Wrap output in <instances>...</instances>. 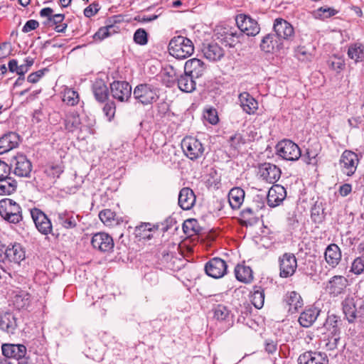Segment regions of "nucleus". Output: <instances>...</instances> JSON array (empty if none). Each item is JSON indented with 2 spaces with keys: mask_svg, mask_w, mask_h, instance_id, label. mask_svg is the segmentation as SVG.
Instances as JSON below:
<instances>
[{
  "mask_svg": "<svg viewBox=\"0 0 364 364\" xmlns=\"http://www.w3.org/2000/svg\"><path fill=\"white\" fill-rule=\"evenodd\" d=\"M326 353L317 351H306L299 356L298 364H328Z\"/></svg>",
  "mask_w": 364,
  "mask_h": 364,
  "instance_id": "20",
  "label": "nucleus"
},
{
  "mask_svg": "<svg viewBox=\"0 0 364 364\" xmlns=\"http://www.w3.org/2000/svg\"><path fill=\"white\" fill-rule=\"evenodd\" d=\"M359 159L358 155L349 150L343 152L339 160V164L342 172L348 176L354 174L357 169Z\"/></svg>",
  "mask_w": 364,
  "mask_h": 364,
  "instance_id": "9",
  "label": "nucleus"
},
{
  "mask_svg": "<svg viewBox=\"0 0 364 364\" xmlns=\"http://www.w3.org/2000/svg\"><path fill=\"white\" fill-rule=\"evenodd\" d=\"M99 5L98 4H90L84 10V14L86 17H91L94 16L99 11Z\"/></svg>",
  "mask_w": 364,
  "mask_h": 364,
  "instance_id": "62",
  "label": "nucleus"
},
{
  "mask_svg": "<svg viewBox=\"0 0 364 364\" xmlns=\"http://www.w3.org/2000/svg\"><path fill=\"white\" fill-rule=\"evenodd\" d=\"M112 97L119 102H127L132 95V86L126 81H114L110 84Z\"/></svg>",
  "mask_w": 364,
  "mask_h": 364,
  "instance_id": "11",
  "label": "nucleus"
},
{
  "mask_svg": "<svg viewBox=\"0 0 364 364\" xmlns=\"http://www.w3.org/2000/svg\"><path fill=\"white\" fill-rule=\"evenodd\" d=\"M319 146L316 145L314 148H308L304 155V161L308 164L315 165L317 163V156L319 153Z\"/></svg>",
  "mask_w": 364,
  "mask_h": 364,
  "instance_id": "51",
  "label": "nucleus"
},
{
  "mask_svg": "<svg viewBox=\"0 0 364 364\" xmlns=\"http://www.w3.org/2000/svg\"><path fill=\"white\" fill-rule=\"evenodd\" d=\"M213 311L214 318L218 321H228L230 318V311L223 304H218Z\"/></svg>",
  "mask_w": 364,
  "mask_h": 364,
  "instance_id": "45",
  "label": "nucleus"
},
{
  "mask_svg": "<svg viewBox=\"0 0 364 364\" xmlns=\"http://www.w3.org/2000/svg\"><path fill=\"white\" fill-rule=\"evenodd\" d=\"M17 328L16 318L9 311L0 314V328L7 333L14 334Z\"/></svg>",
  "mask_w": 364,
  "mask_h": 364,
  "instance_id": "28",
  "label": "nucleus"
},
{
  "mask_svg": "<svg viewBox=\"0 0 364 364\" xmlns=\"http://www.w3.org/2000/svg\"><path fill=\"white\" fill-rule=\"evenodd\" d=\"M348 284V280L343 276H334L327 283L326 290L328 294L336 296L342 294Z\"/></svg>",
  "mask_w": 364,
  "mask_h": 364,
  "instance_id": "22",
  "label": "nucleus"
},
{
  "mask_svg": "<svg viewBox=\"0 0 364 364\" xmlns=\"http://www.w3.org/2000/svg\"><path fill=\"white\" fill-rule=\"evenodd\" d=\"M195 77L184 72L179 75L176 81L178 88L184 92H192L196 90V83Z\"/></svg>",
  "mask_w": 364,
  "mask_h": 364,
  "instance_id": "32",
  "label": "nucleus"
},
{
  "mask_svg": "<svg viewBox=\"0 0 364 364\" xmlns=\"http://www.w3.org/2000/svg\"><path fill=\"white\" fill-rule=\"evenodd\" d=\"M31 215L38 230L43 234L48 235L52 231V224L47 215L40 209L31 210Z\"/></svg>",
  "mask_w": 364,
  "mask_h": 364,
  "instance_id": "14",
  "label": "nucleus"
},
{
  "mask_svg": "<svg viewBox=\"0 0 364 364\" xmlns=\"http://www.w3.org/2000/svg\"><path fill=\"white\" fill-rule=\"evenodd\" d=\"M280 277L287 278L292 276L297 267L296 259L292 253H284L279 259Z\"/></svg>",
  "mask_w": 364,
  "mask_h": 364,
  "instance_id": "13",
  "label": "nucleus"
},
{
  "mask_svg": "<svg viewBox=\"0 0 364 364\" xmlns=\"http://www.w3.org/2000/svg\"><path fill=\"white\" fill-rule=\"evenodd\" d=\"M274 31L277 38L281 42L284 41H291L294 37V30L293 26L286 20L277 18L273 26Z\"/></svg>",
  "mask_w": 364,
  "mask_h": 364,
  "instance_id": "12",
  "label": "nucleus"
},
{
  "mask_svg": "<svg viewBox=\"0 0 364 364\" xmlns=\"http://www.w3.org/2000/svg\"><path fill=\"white\" fill-rule=\"evenodd\" d=\"M169 53L178 59H185L194 52L193 42L188 38L178 36L172 38L168 46Z\"/></svg>",
  "mask_w": 364,
  "mask_h": 364,
  "instance_id": "2",
  "label": "nucleus"
},
{
  "mask_svg": "<svg viewBox=\"0 0 364 364\" xmlns=\"http://www.w3.org/2000/svg\"><path fill=\"white\" fill-rule=\"evenodd\" d=\"M295 55L299 60H310L312 58V53L304 46L297 47Z\"/></svg>",
  "mask_w": 364,
  "mask_h": 364,
  "instance_id": "56",
  "label": "nucleus"
},
{
  "mask_svg": "<svg viewBox=\"0 0 364 364\" xmlns=\"http://www.w3.org/2000/svg\"><path fill=\"white\" fill-rule=\"evenodd\" d=\"M239 102L242 110L248 114H253L258 108L257 100L247 92H242L238 97Z\"/></svg>",
  "mask_w": 364,
  "mask_h": 364,
  "instance_id": "25",
  "label": "nucleus"
},
{
  "mask_svg": "<svg viewBox=\"0 0 364 364\" xmlns=\"http://www.w3.org/2000/svg\"><path fill=\"white\" fill-rule=\"evenodd\" d=\"M281 170L276 165L264 163L259 166V174L262 180L269 183H276L281 176Z\"/></svg>",
  "mask_w": 364,
  "mask_h": 364,
  "instance_id": "17",
  "label": "nucleus"
},
{
  "mask_svg": "<svg viewBox=\"0 0 364 364\" xmlns=\"http://www.w3.org/2000/svg\"><path fill=\"white\" fill-rule=\"evenodd\" d=\"M286 189L281 185L272 186L267 194V203L270 207L278 206L286 198Z\"/></svg>",
  "mask_w": 364,
  "mask_h": 364,
  "instance_id": "21",
  "label": "nucleus"
},
{
  "mask_svg": "<svg viewBox=\"0 0 364 364\" xmlns=\"http://www.w3.org/2000/svg\"><path fill=\"white\" fill-rule=\"evenodd\" d=\"M284 301L289 307V312L291 314L297 312L304 304L301 296L295 291L287 292L284 297Z\"/></svg>",
  "mask_w": 364,
  "mask_h": 364,
  "instance_id": "26",
  "label": "nucleus"
},
{
  "mask_svg": "<svg viewBox=\"0 0 364 364\" xmlns=\"http://www.w3.org/2000/svg\"><path fill=\"white\" fill-rule=\"evenodd\" d=\"M205 273L215 279H220L227 274L226 262L220 257L210 259L205 265Z\"/></svg>",
  "mask_w": 364,
  "mask_h": 364,
  "instance_id": "10",
  "label": "nucleus"
},
{
  "mask_svg": "<svg viewBox=\"0 0 364 364\" xmlns=\"http://www.w3.org/2000/svg\"><path fill=\"white\" fill-rule=\"evenodd\" d=\"M204 57L210 61H218L223 58L224 50L217 43H209L203 48Z\"/></svg>",
  "mask_w": 364,
  "mask_h": 364,
  "instance_id": "30",
  "label": "nucleus"
},
{
  "mask_svg": "<svg viewBox=\"0 0 364 364\" xmlns=\"http://www.w3.org/2000/svg\"><path fill=\"white\" fill-rule=\"evenodd\" d=\"M0 215L6 221L14 224L18 223L23 219L21 208L10 198L0 200Z\"/></svg>",
  "mask_w": 364,
  "mask_h": 364,
  "instance_id": "3",
  "label": "nucleus"
},
{
  "mask_svg": "<svg viewBox=\"0 0 364 364\" xmlns=\"http://www.w3.org/2000/svg\"><path fill=\"white\" fill-rule=\"evenodd\" d=\"M92 92L95 99L104 102L108 97V88L104 81L96 80L92 85Z\"/></svg>",
  "mask_w": 364,
  "mask_h": 364,
  "instance_id": "39",
  "label": "nucleus"
},
{
  "mask_svg": "<svg viewBox=\"0 0 364 364\" xmlns=\"http://www.w3.org/2000/svg\"><path fill=\"white\" fill-rule=\"evenodd\" d=\"M115 104L114 102H109L106 103L103 107V112L106 117L108 118L109 121L114 117L115 114Z\"/></svg>",
  "mask_w": 364,
  "mask_h": 364,
  "instance_id": "57",
  "label": "nucleus"
},
{
  "mask_svg": "<svg viewBox=\"0 0 364 364\" xmlns=\"http://www.w3.org/2000/svg\"><path fill=\"white\" fill-rule=\"evenodd\" d=\"M63 100L67 105L74 106L79 102V95L77 92L73 89H66L64 92Z\"/></svg>",
  "mask_w": 364,
  "mask_h": 364,
  "instance_id": "48",
  "label": "nucleus"
},
{
  "mask_svg": "<svg viewBox=\"0 0 364 364\" xmlns=\"http://www.w3.org/2000/svg\"><path fill=\"white\" fill-rule=\"evenodd\" d=\"M181 148L184 154L192 161L201 158L205 151L202 143L192 136H186L182 140Z\"/></svg>",
  "mask_w": 364,
  "mask_h": 364,
  "instance_id": "4",
  "label": "nucleus"
},
{
  "mask_svg": "<svg viewBox=\"0 0 364 364\" xmlns=\"http://www.w3.org/2000/svg\"><path fill=\"white\" fill-rule=\"evenodd\" d=\"M312 220L315 223H321L324 218V208H323L321 203L316 202L311 208V214Z\"/></svg>",
  "mask_w": 364,
  "mask_h": 364,
  "instance_id": "49",
  "label": "nucleus"
},
{
  "mask_svg": "<svg viewBox=\"0 0 364 364\" xmlns=\"http://www.w3.org/2000/svg\"><path fill=\"white\" fill-rule=\"evenodd\" d=\"M205 69V63L198 58L190 59L184 65V72H186L195 78L200 77L204 74Z\"/></svg>",
  "mask_w": 364,
  "mask_h": 364,
  "instance_id": "23",
  "label": "nucleus"
},
{
  "mask_svg": "<svg viewBox=\"0 0 364 364\" xmlns=\"http://www.w3.org/2000/svg\"><path fill=\"white\" fill-rule=\"evenodd\" d=\"M342 310L350 323L364 321V301L356 297L347 296L341 303Z\"/></svg>",
  "mask_w": 364,
  "mask_h": 364,
  "instance_id": "1",
  "label": "nucleus"
},
{
  "mask_svg": "<svg viewBox=\"0 0 364 364\" xmlns=\"http://www.w3.org/2000/svg\"><path fill=\"white\" fill-rule=\"evenodd\" d=\"M204 117L212 124H215L218 122V117L215 110H208Z\"/></svg>",
  "mask_w": 364,
  "mask_h": 364,
  "instance_id": "63",
  "label": "nucleus"
},
{
  "mask_svg": "<svg viewBox=\"0 0 364 364\" xmlns=\"http://www.w3.org/2000/svg\"><path fill=\"white\" fill-rule=\"evenodd\" d=\"M324 257L329 266L336 267L341 259V252L338 246L336 244L328 245L326 249Z\"/></svg>",
  "mask_w": 364,
  "mask_h": 364,
  "instance_id": "31",
  "label": "nucleus"
},
{
  "mask_svg": "<svg viewBox=\"0 0 364 364\" xmlns=\"http://www.w3.org/2000/svg\"><path fill=\"white\" fill-rule=\"evenodd\" d=\"M53 10L50 7L43 8L40 11V16L42 18H46L43 24L48 27H52L56 32H64L67 28V24L62 23L65 18V15L61 14H53Z\"/></svg>",
  "mask_w": 364,
  "mask_h": 364,
  "instance_id": "6",
  "label": "nucleus"
},
{
  "mask_svg": "<svg viewBox=\"0 0 364 364\" xmlns=\"http://www.w3.org/2000/svg\"><path fill=\"white\" fill-rule=\"evenodd\" d=\"M80 124V119L77 114L72 113L67 115L65 119V128L70 132L79 129Z\"/></svg>",
  "mask_w": 364,
  "mask_h": 364,
  "instance_id": "44",
  "label": "nucleus"
},
{
  "mask_svg": "<svg viewBox=\"0 0 364 364\" xmlns=\"http://www.w3.org/2000/svg\"><path fill=\"white\" fill-rule=\"evenodd\" d=\"M30 297L31 296L28 293L20 291L18 293L16 294L14 297V304L18 309H23L28 306Z\"/></svg>",
  "mask_w": 364,
  "mask_h": 364,
  "instance_id": "43",
  "label": "nucleus"
},
{
  "mask_svg": "<svg viewBox=\"0 0 364 364\" xmlns=\"http://www.w3.org/2000/svg\"><path fill=\"white\" fill-rule=\"evenodd\" d=\"M11 166L0 159V178L10 176Z\"/></svg>",
  "mask_w": 364,
  "mask_h": 364,
  "instance_id": "60",
  "label": "nucleus"
},
{
  "mask_svg": "<svg viewBox=\"0 0 364 364\" xmlns=\"http://www.w3.org/2000/svg\"><path fill=\"white\" fill-rule=\"evenodd\" d=\"M235 21L238 28L242 34L248 36H255L260 31V27L257 21L250 15L240 14L236 16Z\"/></svg>",
  "mask_w": 364,
  "mask_h": 364,
  "instance_id": "7",
  "label": "nucleus"
},
{
  "mask_svg": "<svg viewBox=\"0 0 364 364\" xmlns=\"http://www.w3.org/2000/svg\"><path fill=\"white\" fill-rule=\"evenodd\" d=\"M115 213L109 209L103 210L100 212L99 218L101 221L107 225L112 224V222L114 220Z\"/></svg>",
  "mask_w": 364,
  "mask_h": 364,
  "instance_id": "53",
  "label": "nucleus"
},
{
  "mask_svg": "<svg viewBox=\"0 0 364 364\" xmlns=\"http://www.w3.org/2000/svg\"><path fill=\"white\" fill-rule=\"evenodd\" d=\"M339 341V334L331 333V336H328L327 338L323 340V348L327 350H333L337 348Z\"/></svg>",
  "mask_w": 364,
  "mask_h": 364,
  "instance_id": "47",
  "label": "nucleus"
},
{
  "mask_svg": "<svg viewBox=\"0 0 364 364\" xmlns=\"http://www.w3.org/2000/svg\"><path fill=\"white\" fill-rule=\"evenodd\" d=\"M63 171L64 166L62 163L48 164L45 166L44 168L45 174L52 179L58 178Z\"/></svg>",
  "mask_w": 364,
  "mask_h": 364,
  "instance_id": "41",
  "label": "nucleus"
},
{
  "mask_svg": "<svg viewBox=\"0 0 364 364\" xmlns=\"http://www.w3.org/2000/svg\"><path fill=\"white\" fill-rule=\"evenodd\" d=\"M134 41L139 45H146L148 42V36L146 31L143 28L137 29L134 34Z\"/></svg>",
  "mask_w": 364,
  "mask_h": 364,
  "instance_id": "54",
  "label": "nucleus"
},
{
  "mask_svg": "<svg viewBox=\"0 0 364 364\" xmlns=\"http://www.w3.org/2000/svg\"><path fill=\"white\" fill-rule=\"evenodd\" d=\"M14 173L19 177H28L32 170L31 161L23 154H17L11 160Z\"/></svg>",
  "mask_w": 364,
  "mask_h": 364,
  "instance_id": "15",
  "label": "nucleus"
},
{
  "mask_svg": "<svg viewBox=\"0 0 364 364\" xmlns=\"http://www.w3.org/2000/svg\"><path fill=\"white\" fill-rule=\"evenodd\" d=\"M230 143L231 146L237 149L240 144H245V140L240 134H235L230 136Z\"/></svg>",
  "mask_w": 364,
  "mask_h": 364,
  "instance_id": "58",
  "label": "nucleus"
},
{
  "mask_svg": "<svg viewBox=\"0 0 364 364\" xmlns=\"http://www.w3.org/2000/svg\"><path fill=\"white\" fill-rule=\"evenodd\" d=\"M133 95L135 100L144 105L152 104L158 98L156 89L146 83L138 85L134 89Z\"/></svg>",
  "mask_w": 364,
  "mask_h": 364,
  "instance_id": "5",
  "label": "nucleus"
},
{
  "mask_svg": "<svg viewBox=\"0 0 364 364\" xmlns=\"http://www.w3.org/2000/svg\"><path fill=\"white\" fill-rule=\"evenodd\" d=\"M235 274L236 279L244 283L250 282L252 279V271L248 266L237 264L235 268Z\"/></svg>",
  "mask_w": 364,
  "mask_h": 364,
  "instance_id": "40",
  "label": "nucleus"
},
{
  "mask_svg": "<svg viewBox=\"0 0 364 364\" xmlns=\"http://www.w3.org/2000/svg\"><path fill=\"white\" fill-rule=\"evenodd\" d=\"M154 229V226L149 223H141L135 228V235L140 240L151 239L152 235L151 231Z\"/></svg>",
  "mask_w": 364,
  "mask_h": 364,
  "instance_id": "42",
  "label": "nucleus"
},
{
  "mask_svg": "<svg viewBox=\"0 0 364 364\" xmlns=\"http://www.w3.org/2000/svg\"><path fill=\"white\" fill-rule=\"evenodd\" d=\"M217 35L218 39L231 48L235 47L237 43H240V38L243 36L242 33L237 32L235 29L230 27L218 29Z\"/></svg>",
  "mask_w": 364,
  "mask_h": 364,
  "instance_id": "19",
  "label": "nucleus"
},
{
  "mask_svg": "<svg viewBox=\"0 0 364 364\" xmlns=\"http://www.w3.org/2000/svg\"><path fill=\"white\" fill-rule=\"evenodd\" d=\"M264 293L263 289L259 287L255 290L252 295V303L254 306L258 309H260L264 306Z\"/></svg>",
  "mask_w": 364,
  "mask_h": 364,
  "instance_id": "50",
  "label": "nucleus"
},
{
  "mask_svg": "<svg viewBox=\"0 0 364 364\" xmlns=\"http://www.w3.org/2000/svg\"><path fill=\"white\" fill-rule=\"evenodd\" d=\"M38 26H39V23L37 21L33 20V19L28 20V21H26L25 25L23 26L22 31L23 33H28L31 31L35 30L36 28L38 27Z\"/></svg>",
  "mask_w": 364,
  "mask_h": 364,
  "instance_id": "59",
  "label": "nucleus"
},
{
  "mask_svg": "<svg viewBox=\"0 0 364 364\" xmlns=\"http://www.w3.org/2000/svg\"><path fill=\"white\" fill-rule=\"evenodd\" d=\"M43 75H44V71L42 70H39L36 72L31 73L28 76L27 80H28V82H29L31 83H36L43 76Z\"/></svg>",
  "mask_w": 364,
  "mask_h": 364,
  "instance_id": "61",
  "label": "nucleus"
},
{
  "mask_svg": "<svg viewBox=\"0 0 364 364\" xmlns=\"http://www.w3.org/2000/svg\"><path fill=\"white\" fill-rule=\"evenodd\" d=\"M245 191L239 187L232 188L228 193V201L232 209H238L244 201Z\"/></svg>",
  "mask_w": 364,
  "mask_h": 364,
  "instance_id": "35",
  "label": "nucleus"
},
{
  "mask_svg": "<svg viewBox=\"0 0 364 364\" xmlns=\"http://www.w3.org/2000/svg\"><path fill=\"white\" fill-rule=\"evenodd\" d=\"M338 322H340L339 317L335 314H331L328 316L324 326L328 330L332 329L331 333H334L337 332Z\"/></svg>",
  "mask_w": 364,
  "mask_h": 364,
  "instance_id": "52",
  "label": "nucleus"
},
{
  "mask_svg": "<svg viewBox=\"0 0 364 364\" xmlns=\"http://www.w3.org/2000/svg\"><path fill=\"white\" fill-rule=\"evenodd\" d=\"M348 56L355 63L364 60V45L360 43L350 44L348 49Z\"/></svg>",
  "mask_w": 364,
  "mask_h": 364,
  "instance_id": "37",
  "label": "nucleus"
},
{
  "mask_svg": "<svg viewBox=\"0 0 364 364\" xmlns=\"http://www.w3.org/2000/svg\"><path fill=\"white\" fill-rule=\"evenodd\" d=\"M19 143V136L15 132H9L0 138V154L16 148Z\"/></svg>",
  "mask_w": 364,
  "mask_h": 364,
  "instance_id": "27",
  "label": "nucleus"
},
{
  "mask_svg": "<svg viewBox=\"0 0 364 364\" xmlns=\"http://www.w3.org/2000/svg\"><path fill=\"white\" fill-rule=\"evenodd\" d=\"M91 244L95 249L103 252H110L114 247L112 237L105 232L95 234L92 237Z\"/></svg>",
  "mask_w": 364,
  "mask_h": 364,
  "instance_id": "16",
  "label": "nucleus"
},
{
  "mask_svg": "<svg viewBox=\"0 0 364 364\" xmlns=\"http://www.w3.org/2000/svg\"><path fill=\"white\" fill-rule=\"evenodd\" d=\"M196 196L190 188H183L178 194V205L186 210H191L196 203Z\"/></svg>",
  "mask_w": 364,
  "mask_h": 364,
  "instance_id": "24",
  "label": "nucleus"
},
{
  "mask_svg": "<svg viewBox=\"0 0 364 364\" xmlns=\"http://www.w3.org/2000/svg\"><path fill=\"white\" fill-rule=\"evenodd\" d=\"M1 350L4 358H12L20 360L26 355V347L23 344L4 343L1 346Z\"/></svg>",
  "mask_w": 364,
  "mask_h": 364,
  "instance_id": "18",
  "label": "nucleus"
},
{
  "mask_svg": "<svg viewBox=\"0 0 364 364\" xmlns=\"http://www.w3.org/2000/svg\"><path fill=\"white\" fill-rule=\"evenodd\" d=\"M163 81L166 83L167 87H172L176 82L179 76L172 65H169L165 69Z\"/></svg>",
  "mask_w": 364,
  "mask_h": 364,
  "instance_id": "46",
  "label": "nucleus"
},
{
  "mask_svg": "<svg viewBox=\"0 0 364 364\" xmlns=\"http://www.w3.org/2000/svg\"><path fill=\"white\" fill-rule=\"evenodd\" d=\"M351 272L355 274H360L364 272V255L354 259L351 266Z\"/></svg>",
  "mask_w": 364,
  "mask_h": 364,
  "instance_id": "55",
  "label": "nucleus"
},
{
  "mask_svg": "<svg viewBox=\"0 0 364 364\" xmlns=\"http://www.w3.org/2000/svg\"><path fill=\"white\" fill-rule=\"evenodd\" d=\"M109 36V34L108 33V28L104 27L100 28L93 36V38L95 39H97L100 41H102L105 39V38Z\"/></svg>",
  "mask_w": 364,
  "mask_h": 364,
  "instance_id": "64",
  "label": "nucleus"
},
{
  "mask_svg": "<svg viewBox=\"0 0 364 364\" xmlns=\"http://www.w3.org/2000/svg\"><path fill=\"white\" fill-rule=\"evenodd\" d=\"M319 310L316 308H309L304 310L299 317V322L300 325L304 328H309L316 320L319 315Z\"/></svg>",
  "mask_w": 364,
  "mask_h": 364,
  "instance_id": "34",
  "label": "nucleus"
},
{
  "mask_svg": "<svg viewBox=\"0 0 364 364\" xmlns=\"http://www.w3.org/2000/svg\"><path fill=\"white\" fill-rule=\"evenodd\" d=\"M282 43L275 34L269 33L263 37L260 43L261 49L266 53L273 52L275 49H279Z\"/></svg>",
  "mask_w": 364,
  "mask_h": 364,
  "instance_id": "33",
  "label": "nucleus"
},
{
  "mask_svg": "<svg viewBox=\"0 0 364 364\" xmlns=\"http://www.w3.org/2000/svg\"><path fill=\"white\" fill-rule=\"evenodd\" d=\"M78 216L73 212L63 211L57 213V222L65 229L75 228L78 223Z\"/></svg>",
  "mask_w": 364,
  "mask_h": 364,
  "instance_id": "29",
  "label": "nucleus"
},
{
  "mask_svg": "<svg viewBox=\"0 0 364 364\" xmlns=\"http://www.w3.org/2000/svg\"><path fill=\"white\" fill-rule=\"evenodd\" d=\"M17 188L16 181L10 176L0 178V195H11Z\"/></svg>",
  "mask_w": 364,
  "mask_h": 364,
  "instance_id": "38",
  "label": "nucleus"
},
{
  "mask_svg": "<svg viewBox=\"0 0 364 364\" xmlns=\"http://www.w3.org/2000/svg\"><path fill=\"white\" fill-rule=\"evenodd\" d=\"M7 261L19 264L25 259V252L20 244H14L11 247H6Z\"/></svg>",
  "mask_w": 364,
  "mask_h": 364,
  "instance_id": "36",
  "label": "nucleus"
},
{
  "mask_svg": "<svg viewBox=\"0 0 364 364\" xmlns=\"http://www.w3.org/2000/svg\"><path fill=\"white\" fill-rule=\"evenodd\" d=\"M276 148L277 154L287 161H296L301 155L298 145L289 139L279 141Z\"/></svg>",
  "mask_w": 364,
  "mask_h": 364,
  "instance_id": "8",
  "label": "nucleus"
}]
</instances>
